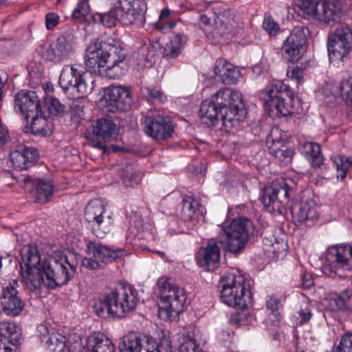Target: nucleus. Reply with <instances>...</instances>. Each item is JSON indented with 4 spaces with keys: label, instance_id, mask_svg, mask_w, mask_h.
I'll use <instances>...</instances> for the list:
<instances>
[{
    "label": "nucleus",
    "instance_id": "1",
    "mask_svg": "<svg viewBox=\"0 0 352 352\" xmlns=\"http://www.w3.org/2000/svg\"><path fill=\"white\" fill-rule=\"evenodd\" d=\"M201 122L208 127L238 128L246 116L241 94L230 88L219 90L204 100L199 109Z\"/></svg>",
    "mask_w": 352,
    "mask_h": 352
},
{
    "label": "nucleus",
    "instance_id": "2",
    "mask_svg": "<svg viewBox=\"0 0 352 352\" xmlns=\"http://www.w3.org/2000/svg\"><path fill=\"white\" fill-rule=\"evenodd\" d=\"M87 69L98 76L118 79L127 71L126 52L115 43H93L86 50Z\"/></svg>",
    "mask_w": 352,
    "mask_h": 352
},
{
    "label": "nucleus",
    "instance_id": "3",
    "mask_svg": "<svg viewBox=\"0 0 352 352\" xmlns=\"http://www.w3.org/2000/svg\"><path fill=\"white\" fill-rule=\"evenodd\" d=\"M138 303L136 291L129 285L118 283L103 296L94 300L93 309L102 318H122L133 311Z\"/></svg>",
    "mask_w": 352,
    "mask_h": 352
},
{
    "label": "nucleus",
    "instance_id": "4",
    "mask_svg": "<svg viewBox=\"0 0 352 352\" xmlns=\"http://www.w3.org/2000/svg\"><path fill=\"white\" fill-rule=\"evenodd\" d=\"M221 300L230 307L245 309L251 303V292L245 277L233 272L223 274L219 282Z\"/></svg>",
    "mask_w": 352,
    "mask_h": 352
},
{
    "label": "nucleus",
    "instance_id": "5",
    "mask_svg": "<svg viewBox=\"0 0 352 352\" xmlns=\"http://www.w3.org/2000/svg\"><path fill=\"white\" fill-rule=\"evenodd\" d=\"M76 266V262H71L60 252L49 256L42 263V270L45 276V286L54 289L67 284L74 277Z\"/></svg>",
    "mask_w": 352,
    "mask_h": 352
},
{
    "label": "nucleus",
    "instance_id": "6",
    "mask_svg": "<svg viewBox=\"0 0 352 352\" xmlns=\"http://www.w3.org/2000/svg\"><path fill=\"white\" fill-rule=\"evenodd\" d=\"M157 287L160 296L159 316L164 320L172 321L184 311L185 291L164 278L158 280Z\"/></svg>",
    "mask_w": 352,
    "mask_h": 352
},
{
    "label": "nucleus",
    "instance_id": "7",
    "mask_svg": "<svg viewBox=\"0 0 352 352\" xmlns=\"http://www.w3.org/2000/svg\"><path fill=\"white\" fill-rule=\"evenodd\" d=\"M20 274L23 282L31 291L45 286V277L41 265V256L36 247L24 245L21 250Z\"/></svg>",
    "mask_w": 352,
    "mask_h": 352
},
{
    "label": "nucleus",
    "instance_id": "8",
    "mask_svg": "<svg viewBox=\"0 0 352 352\" xmlns=\"http://www.w3.org/2000/svg\"><path fill=\"white\" fill-rule=\"evenodd\" d=\"M265 101L270 117H286L294 113V94L282 82L266 87Z\"/></svg>",
    "mask_w": 352,
    "mask_h": 352
},
{
    "label": "nucleus",
    "instance_id": "9",
    "mask_svg": "<svg viewBox=\"0 0 352 352\" xmlns=\"http://www.w3.org/2000/svg\"><path fill=\"white\" fill-rule=\"evenodd\" d=\"M15 108L25 115L27 123L30 118V131L34 134L47 135V131L43 127L38 126L40 122L45 120L41 116V105L36 92L33 91L21 90L16 94L14 97Z\"/></svg>",
    "mask_w": 352,
    "mask_h": 352
},
{
    "label": "nucleus",
    "instance_id": "10",
    "mask_svg": "<svg viewBox=\"0 0 352 352\" xmlns=\"http://www.w3.org/2000/svg\"><path fill=\"white\" fill-rule=\"evenodd\" d=\"M59 85L65 91L71 89L78 93V97L84 98L94 90L95 81L88 78L79 65L73 64L63 67L59 77Z\"/></svg>",
    "mask_w": 352,
    "mask_h": 352
},
{
    "label": "nucleus",
    "instance_id": "11",
    "mask_svg": "<svg viewBox=\"0 0 352 352\" xmlns=\"http://www.w3.org/2000/svg\"><path fill=\"white\" fill-rule=\"evenodd\" d=\"M299 9L308 19L317 20L324 24H330L339 18L342 10L338 0H300Z\"/></svg>",
    "mask_w": 352,
    "mask_h": 352
},
{
    "label": "nucleus",
    "instance_id": "12",
    "mask_svg": "<svg viewBox=\"0 0 352 352\" xmlns=\"http://www.w3.org/2000/svg\"><path fill=\"white\" fill-rule=\"evenodd\" d=\"M327 49L329 60L343 61L352 50V30L346 26L336 28L328 35Z\"/></svg>",
    "mask_w": 352,
    "mask_h": 352
},
{
    "label": "nucleus",
    "instance_id": "13",
    "mask_svg": "<svg viewBox=\"0 0 352 352\" xmlns=\"http://www.w3.org/2000/svg\"><path fill=\"white\" fill-rule=\"evenodd\" d=\"M104 212V206L98 199L90 201L85 209V218L98 238H103L110 232L112 226L110 216L105 217Z\"/></svg>",
    "mask_w": 352,
    "mask_h": 352
},
{
    "label": "nucleus",
    "instance_id": "14",
    "mask_svg": "<svg viewBox=\"0 0 352 352\" xmlns=\"http://www.w3.org/2000/svg\"><path fill=\"white\" fill-rule=\"evenodd\" d=\"M327 267L339 277L352 270V246L347 244L334 245L328 249Z\"/></svg>",
    "mask_w": 352,
    "mask_h": 352
},
{
    "label": "nucleus",
    "instance_id": "15",
    "mask_svg": "<svg viewBox=\"0 0 352 352\" xmlns=\"http://www.w3.org/2000/svg\"><path fill=\"white\" fill-rule=\"evenodd\" d=\"M102 102L107 112H122L131 108L133 98L129 88L111 86L105 89Z\"/></svg>",
    "mask_w": 352,
    "mask_h": 352
},
{
    "label": "nucleus",
    "instance_id": "16",
    "mask_svg": "<svg viewBox=\"0 0 352 352\" xmlns=\"http://www.w3.org/2000/svg\"><path fill=\"white\" fill-rule=\"evenodd\" d=\"M19 284L15 279L4 283L2 286L0 303L2 311L6 316H17L24 309L25 303L17 290Z\"/></svg>",
    "mask_w": 352,
    "mask_h": 352
},
{
    "label": "nucleus",
    "instance_id": "17",
    "mask_svg": "<svg viewBox=\"0 0 352 352\" xmlns=\"http://www.w3.org/2000/svg\"><path fill=\"white\" fill-rule=\"evenodd\" d=\"M308 34L307 28L298 26L292 30L284 41L281 52L289 62L296 63L302 56Z\"/></svg>",
    "mask_w": 352,
    "mask_h": 352
},
{
    "label": "nucleus",
    "instance_id": "18",
    "mask_svg": "<svg viewBox=\"0 0 352 352\" xmlns=\"http://www.w3.org/2000/svg\"><path fill=\"white\" fill-rule=\"evenodd\" d=\"M71 41L65 37H59L48 45H40L39 54L46 60L59 63L69 58L74 53Z\"/></svg>",
    "mask_w": 352,
    "mask_h": 352
},
{
    "label": "nucleus",
    "instance_id": "19",
    "mask_svg": "<svg viewBox=\"0 0 352 352\" xmlns=\"http://www.w3.org/2000/svg\"><path fill=\"white\" fill-rule=\"evenodd\" d=\"M155 346V339L137 332L123 336L118 346L120 352H153Z\"/></svg>",
    "mask_w": 352,
    "mask_h": 352
},
{
    "label": "nucleus",
    "instance_id": "20",
    "mask_svg": "<svg viewBox=\"0 0 352 352\" xmlns=\"http://www.w3.org/2000/svg\"><path fill=\"white\" fill-rule=\"evenodd\" d=\"M144 133L155 140H166L171 138L174 126L169 120L162 118L147 116L143 123Z\"/></svg>",
    "mask_w": 352,
    "mask_h": 352
},
{
    "label": "nucleus",
    "instance_id": "21",
    "mask_svg": "<svg viewBox=\"0 0 352 352\" xmlns=\"http://www.w3.org/2000/svg\"><path fill=\"white\" fill-rule=\"evenodd\" d=\"M284 139L280 137V131L274 128L271 130L266 138V145L269 153L279 162L288 164L292 161L294 151L287 148L284 144Z\"/></svg>",
    "mask_w": 352,
    "mask_h": 352
},
{
    "label": "nucleus",
    "instance_id": "22",
    "mask_svg": "<svg viewBox=\"0 0 352 352\" xmlns=\"http://www.w3.org/2000/svg\"><path fill=\"white\" fill-rule=\"evenodd\" d=\"M290 211L294 220L308 226H312L318 217L316 205L311 199H302L300 202L293 203L290 206Z\"/></svg>",
    "mask_w": 352,
    "mask_h": 352
},
{
    "label": "nucleus",
    "instance_id": "23",
    "mask_svg": "<svg viewBox=\"0 0 352 352\" xmlns=\"http://www.w3.org/2000/svg\"><path fill=\"white\" fill-rule=\"evenodd\" d=\"M38 155L36 148L19 144L10 151L9 157L14 169L26 170L33 166Z\"/></svg>",
    "mask_w": 352,
    "mask_h": 352
},
{
    "label": "nucleus",
    "instance_id": "24",
    "mask_svg": "<svg viewBox=\"0 0 352 352\" xmlns=\"http://www.w3.org/2000/svg\"><path fill=\"white\" fill-rule=\"evenodd\" d=\"M20 335L16 326L10 322H0V352H16Z\"/></svg>",
    "mask_w": 352,
    "mask_h": 352
},
{
    "label": "nucleus",
    "instance_id": "25",
    "mask_svg": "<svg viewBox=\"0 0 352 352\" xmlns=\"http://www.w3.org/2000/svg\"><path fill=\"white\" fill-rule=\"evenodd\" d=\"M298 148L312 167L324 168L325 170H327V167L323 163L324 157L318 144L313 142L301 141L298 144Z\"/></svg>",
    "mask_w": 352,
    "mask_h": 352
},
{
    "label": "nucleus",
    "instance_id": "26",
    "mask_svg": "<svg viewBox=\"0 0 352 352\" xmlns=\"http://www.w3.org/2000/svg\"><path fill=\"white\" fill-rule=\"evenodd\" d=\"M87 254L97 259L100 263H110L118 257V252L96 241L87 244Z\"/></svg>",
    "mask_w": 352,
    "mask_h": 352
},
{
    "label": "nucleus",
    "instance_id": "27",
    "mask_svg": "<svg viewBox=\"0 0 352 352\" xmlns=\"http://www.w3.org/2000/svg\"><path fill=\"white\" fill-rule=\"evenodd\" d=\"M218 240L211 239L204 249L203 257L200 258V265L208 271L213 272L218 267L220 259V248Z\"/></svg>",
    "mask_w": 352,
    "mask_h": 352
},
{
    "label": "nucleus",
    "instance_id": "28",
    "mask_svg": "<svg viewBox=\"0 0 352 352\" xmlns=\"http://www.w3.org/2000/svg\"><path fill=\"white\" fill-rule=\"evenodd\" d=\"M254 230V227L252 221L245 217H239L234 219L230 224L224 225L221 230L245 238V239H250Z\"/></svg>",
    "mask_w": 352,
    "mask_h": 352
},
{
    "label": "nucleus",
    "instance_id": "29",
    "mask_svg": "<svg viewBox=\"0 0 352 352\" xmlns=\"http://www.w3.org/2000/svg\"><path fill=\"white\" fill-rule=\"evenodd\" d=\"M93 126V133L101 138L104 141L116 139L119 132L116 124L109 118H102L96 122Z\"/></svg>",
    "mask_w": 352,
    "mask_h": 352
},
{
    "label": "nucleus",
    "instance_id": "30",
    "mask_svg": "<svg viewBox=\"0 0 352 352\" xmlns=\"http://www.w3.org/2000/svg\"><path fill=\"white\" fill-rule=\"evenodd\" d=\"M214 71L216 76L221 77L224 84H234L239 76V71L233 65L223 58L216 60Z\"/></svg>",
    "mask_w": 352,
    "mask_h": 352
},
{
    "label": "nucleus",
    "instance_id": "31",
    "mask_svg": "<svg viewBox=\"0 0 352 352\" xmlns=\"http://www.w3.org/2000/svg\"><path fill=\"white\" fill-rule=\"evenodd\" d=\"M217 239L219 243L233 254L240 253L249 241L245 238L237 236L221 230L219 232Z\"/></svg>",
    "mask_w": 352,
    "mask_h": 352
},
{
    "label": "nucleus",
    "instance_id": "32",
    "mask_svg": "<svg viewBox=\"0 0 352 352\" xmlns=\"http://www.w3.org/2000/svg\"><path fill=\"white\" fill-rule=\"evenodd\" d=\"M86 346L87 352H115L111 340L100 333L88 337Z\"/></svg>",
    "mask_w": 352,
    "mask_h": 352
},
{
    "label": "nucleus",
    "instance_id": "33",
    "mask_svg": "<svg viewBox=\"0 0 352 352\" xmlns=\"http://www.w3.org/2000/svg\"><path fill=\"white\" fill-rule=\"evenodd\" d=\"M272 186L277 197L276 206H279L281 214L289 206L290 198L294 195V189L283 179L273 182Z\"/></svg>",
    "mask_w": 352,
    "mask_h": 352
},
{
    "label": "nucleus",
    "instance_id": "34",
    "mask_svg": "<svg viewBox=\"0 0 352 352\" xmlns=\"http://www.w3.org/2000/svg\"><path fill=\"white\" fill-rule=\"evenodd\" d=\"M122 13L121 2H118L108 12L104 13H95L92 19L95 23L102 24L107 28H113L116 25L117 21L120 22V14Z\"/></svg>",
    "mask_w": 352,
    "mask_h": 352
},
{
    "label": "nucleus",
    "instance_id": "35",
    "mask_svg": "<svg viewBox=\"0 0 352 352\" xmlns=\"http://www.w3.org/2000/svg\"><path fill=\"white\" fill-rule=\"evenodd\" d=\"M187 42V37L182 33L176 34L168 43H166L163 50V57L166 59H172L180 55Z\"/></svg>",
    "mask_w": 352,
    "mask_h": 352
},
{
    "label": "nucleus",
    "instance_id": "36",
    "mask_svg": "<svg viewBox=\"0 0 352 352\" xmlns=\"http://www.w3.org/2000/svg\"><path fill=\"white\" fill-rule=\"evenodd\" d=\"M329 305L333 310H352V292L345 289L341 294H332L329 298Z\"/></svg>",
    "mask_w": 352,
    "mask_h": 352
},
{
    "label": "nucleus",
    "instance_id": "37",
    "mask_svg": "<svg viewBox=\"0 0 352 352\" xmlns=\"http://www.w3.org/2000/svg\"><path fill=\"white\" fill-rule=\"evenodd\" d=\"M120 23L124 25H135L137 27L142 26L145 23V10L129 8L124 10L122 6L120 14Z\"/></svg>",
    "mask_w": 352,
    "mask_h": 352
},
{
    "label": "nucleus",
    "instance_id": "38",
    "mask_svg": "<svg viewBox=\"0 0 352 352\" xmlns=\"http://www.w3.org/2000/svg\"><path fill=\"white\" fill-rule=\"evenodd\" d=\"M54 192V186L50 181L37 179L35 184L36 201L45 204L49 201Z\"/></svg>",
    "mask_w": 352,
    "mask_h": 352
},
{
    "label": "nucleus",
    "instance_id": "39",
    "mask_svg": "<svg viewBox=\"0 0 352 352\" xmlns=\"http://www.w3.org/2000/svg\"><path fill=\"white\" fill-rule=\"evenodd\" d=\"M47 349L52 352H69L67 338L58 333H52L45 341Z\"/></svg>",
    "mask_w": 352,
    "mask_h": 352
},
{
    "label": "nucleus",
    "instance_id": "40",
    "mask_svg": "<svg viewBox=\"0 0 352 352\" xmlns=\"http://www.w3.org/2000/svg\"><path fill=\"white\" fill-rule=\"evenodd\" d=\"M272 184L270 186H266L263 190L261 200L265 208H267L270 212H278L281 214L279 206H276L277 197L275 195Z\"/></svg>",
    "mask_w": 352,
    "mask_h": 352
},
{
    "label": "nucleus",
    "instance_id": "41",
    "mask_svg": "<svg viewBox=\"0 0 352 352\" xmlns=\"http://www.w3.org/2000/svg\"><path fill=\"white\" fill-rule=\"evenodd\" d=\"M45 106L52 117H60L67 112V107L54 96H47L45 98Z\"/></svg>",
    "mask_w": 352,
    "mask_h": 352
},
{
    "label": "nucleus",
    "instance_id": "42",
    "mask_svg": "<svg viewBox=\"0 0 352 352\" xmlns=\"http://www.w3.org/2000/svg\"><path fill=\"white\" fill-rule=\"evenodd\" d=\"M181 216L185 221H190L195 218L198 210L199 203L191 197H185L182 202Z\"/></svg>",
    "mask_w": 352,
    "mask_h": 352
},
{
    "label": "nucleus",
    "instance_id": "43",
    "mask_svg": "<svg viewBox=\"0 0 352 352\" xmlns=\"http://www.w3.org/2000/svg\"><path fill=\"white\" fill-rule=\"evenodd\" d=\"M215 23L223 30V34H230L234 28V16L230 10H224L217 14L214 18Z\"/></svg>",
    "mask_w": 352,
    "mask_h": 352
},
{
    "label": "nucleus",
    "instance_id": "44",
    "mask_svg": "<svg viewBox=\"0 0 352 352\" xmlns=\"http://www.w3.org/2000/svg\"><path fill=\"white\" fill-rule=\"evenodd\" d=\"M341 97L347 105L346 114L352 117V82L343 80L340 85Z\"/></svg>",
    "mask_w": 352,
    "mask_h": 352
},
{
    "label": "nucleus",
    "instance_id": "45",
    "mask_svg": "<svg viewBox=\"0 0 352 352\" xmlns=\"http://www.w3.org/2000/svg\"><path fill=\"white\" fill-rule=\"evenodd\" d=\"M351 160L345 156H338L335 157L333 166L336 168L337 177L343 179L346 177V173L351 166Z\"/></svg>",
    "mask_w": 352,
    "mask_h": 352
},
{
    "label": "nucleus",
    "instance_id": "46",
    "mask_svg": "<svg viewBox=\"0 0 352 352\" xmlns=\"http://www.w3.org/2000/svg\"><path fill=\"white\" fill-rule=\"evenodd\" d=\"M263 241L265 246L270 248L267 250L272 252L274 254H278L286 250L287 244L285 242L283 239H276L273 235L265 236Z\"/></svg>",
    "mask_w": 352,
    "mask_h": 352
},
{
    "label": "nucleus",
    "instance_id": "47",
    "mask_svg": "<svg viewBox=\"0 0 352 352\" xmlns=\"http://www.w3.org/2000/svg\"><path fill=\"white\" fill-rule=\"evenodd\" d=\"M90 10L88 0H79L72 12V18L74 19H81L89 14Z\"/></svg>",
    "mask_w": 352,
    "mask_h": 352
},
{
    "label": "nucleus",
    "instance_id": "48",
    "mask_svg": "<svg viewBox=\"0 0 352 352\" xmlns=\"http://www.w3.org/2000/svg\"><path fill=\"white\" fill-rule=\"evenodd\" d=\"M201 351L199 344L197 343L195 339L190 336L184 338L179 346V352H201Z\"/></svg>",
    "mask_w": 352,
    "mask_h": 352
},
{
    "label": "nucleus",
    "instance_id": "49",
    "mask_svg": "<svg viewBox=\"0 0 352 352\" xmlns=\"http://www.w3.org/2000/svg\"><path fill=\"white\" fill-rule=\"evenodd\" d=\"M156 346L154 347L153 352H172L173 343L169 336L162 334L159 341L155 340Z\"/></svg>",
    "mask_w": 352,
    "mask_h": 352
},
{
    "label": "nucleus",
    "instance_id": "50",
    "mask_svg": "<svg viewBox=\"0 0 352 352\" xmlns=\"http://www.w3.org/2000/svg\"><path fill=\"white\" fill-rule=\"evenodd\" d=\"M333 352H352V333L342 336L339 345Z\"/></svg>",
    "mask_w": 352,
    "mask_h": 352
},
{
    "label": "nucleus",
    "instance_id": "51",
    "mask_svg": "<svg viewBox=\"0 0 352 352\" xmlns=\"http://www.w3.org/2000/svg\"><path fill=\"white\" fill-rule=\"evenodd\" d=\"M267 309L271 311V314L274 317V320H279V299L274 296H270L266 300Z\"/></svg>",
    "mask_w": 352,
    "mask_h": 352
},
{
    "label": "nucleus",
    "instance_id": "52",
    "mask_svg": "<svg viewBox=\"0 0 352 352\" xmlns=\"http://www.w3.org/2000/svg\"><path fill=\"white\" fill-rule=\"evenodd\" d=\"M287 75L289 78L296 80L298 84L303 82V69L296 67H291L287 72Z\"/></svg>",
    "mask_w": 352,
    "mask_h": 352
},
{
    "label": "nucleus",
    "instance_id": "53",
    "mask_svg": "<svg viewBox=\"0 0 352 352\" xmlns=\"http://www.w3.org/2000/svg\"><path fill=\"white\" fill-rule=\"evenodd\" d=\"M10 139L9 130L0 118V150L10 142Z\"/></svg>",
    "mask_w": 352,
    "mask_h": 352
},
{
    "label": "nucleus",
    "instance_id": "54",
    "mask_svg": "<svg viewBox=\"0 0 352 352\" xmlns=\"http://www.w3.org/2000/svg\"><path fill=\"white\" fill-rule=\"evenodd\" d=\"M263 27L270 34H275L279 29L278 23L270 16L265 17Z\"/></svg>",
    "mask_w": 352,
    "mask_h": 352
},
{
    "label": "nucleus",
    "instance_id": "55",
    "mask_svg": "<svg viewBox=\"0 0 352 352\" xmlns=\"http://www.w3.org/2000/svg\"><path fill=\"white\" fill-rule=\"evenodd\" d=\"M298 314L299 316L298 318L300 319V324H303L309 321L312 316L311 309L307 305H305L304 307L301 306L300 309L298 311Z\"/></svg>",
    "mask_w": 352,
    "mask_h": 352
},
{
    "label": "nucleus",
    "instance_id": "56",
    "mask_svg": "<svg viewBox=\"0 0 352 352\" xmlns=\"http://www.w3.org/2000/svg\"><path fill=\"white\" fill-rule=\"evenodd\" d=\"M232 320L239 325H247L252 324L255 320V318L252 314H239L234 318H232Z\"/></svg>",
    "mask_w": 352,
    "mask_h": 352
},
{
    "label": "nucleus",
    "instance_id": "57",
    "mask_svg": "<svg viewBox=\"0 0 352 352\" xmlns=\"http://www.w3.org/2000/svg\"><path fill=\"white\" fill-rule=\"evenodd\" d=\"M82 265L88 270H98L101 268L100 262L93 256L85 257L82 260Z\"/></svg>",
    "mask_w": 352,
    "mask_h": 352
},
{
    "label": "nucleus",
    "instance_id": "58",
    "mask_svg": "<svg viewBox=\"0 0 352 352\" xmlns=\"http://www.w3.org/2000/svg\"><path fill=\"white\" fill-rule=\"evenodd\" d=\"M145 90V94L146 95L147 98L152 101H160L161 100V92L157 88H152V87H146L144 89Z\"/></svg>",
    "mask_w": 352,
    "mask_h": 352
},
{
    "label": "nucleus",
    "instance_id": "59",
    "mask_svg": "<svg viewBox=\"0 0 352 352\" xmlns=\"http://www.w3.org/2000/svg\"><path fill=\"white\" fill-rule=\"evenodd\" d=\"M59 22V16L54 12H50L45 16V25L47 30L53 29Z\"/></svg>",
    "mask_w": 352,
    "mask_h": 352
},
{
    "label": "nucleus",
    "instance_id": "60",
    "mask_svg": "<svg viewBox=\"0 0 352 352\" xmlns=\"http://www.w3.org/2000/svg\"><path fill=\"white\" fill-rule=\"evenodd\" d=\"M99 137H93L89 138V144L92 147L98 148L100 150L103 151L104 152H106L107 151V146L104 144L103 142L99 140L98 138Z\"/></svg>",
    "mask_w": 352,
    "mask_h": 352
},
{
    "label": "nucleus",
    "instance_id": "61",
    "mask_svg": "<svg viewBox=\"0 0 352 352\" xmlns=\"http://www.w3.org/2000/svg\"><path fill=\"white\" fill-rule=\"evenodd\" d=\"M301 279L302 285L305 289H309L314 285V279L312 275L309 273H303Z\"/></svg>",
    "mask_w": 352,
    "mask_h": 352
},
{
    "label": "nucleus",
    "instance_id": "62",
    "mask_svg": "<svg viewBox=\"0 0 352 352\" xmlns=\"http://www.w3.org/2000/svg\"><path fill=\"white\" fill-rule=\"evenodd\" d=\"M132 214L131 216V221H133L136 226H141L142 225L143 219L142 218L140 212L135 211L132 212Z\"/></svg>",
    "mask_w": 352,
    "mask_h": 352
},
{
    "label": "nucleus",
    "instance_id": "63",
    "mask_svg": "<svg viewBox=\"0 0 352 352\" xmlns=\"http://www.w3.org/2000/svg\"><path fill=\"white\" fill-rule=\"evenodd\" d=\"M8 80V76L5 71H0V87H3Z\"/></svg>",
    "mask_w": 352,
    "mask_h": 352
},
{
    "label": "nucleus",
    "instance_id": "64",
    "mask_svg": "<svg viewBox=\"0 0 352 352\" xmlns=\"http://www.w3.org/2000/svg\"><path fill=\"white\" fill-rule=\"evenodd\" d=\"M170 15V11L168 8H164L162 10L161 13L160 14L159 19L162 21L168 17Z\"/></svg>",
    "mask_w": 352,
    "mask_h": 352
}]
</instances>
